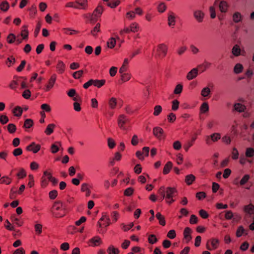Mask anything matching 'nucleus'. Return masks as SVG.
Returning a JSON list of instances; mask_svg holds the SVG:
<instances>
[{
	"label": "nucleus",
	"mask_w": 254,
	"mask_h": 254,
	"mask_svg": "<svg viewBox=\"0 0 254 254\" xmlns=\"http://www.w3.org/2000/svg\"><path fill=\"white\" fill-rule=\"evenodd\" d=\"M128 119L125 115H120L118 118V125L120 128L126 129L125 125L127 123Z\"/></svg>",
	"instance_id": "nucleus-7"
},
{
	"label": "nucleus",
	"mask_w": 254,
	"mask_h": 254,
	"mask_svg": "<svg viewBox=\"0 0 254 254\" xmlns=\"http://www.w3.org/2000/svg\"><path fill=\"white\" fill-rule=\"evenodd\" d=\"M56 79L57 75L55 74H53L51 76L48 82L45 85L44 90L45 91H49L53 88L55 84Z\"/></svg>",
	"instance_id": "nucleus-6"
},
{
	"label": "nucleus",
	"mask_w": 254,
	"mask_h": 254,
	"mask_svg": "<svg viewBox=\"0 0 254 254\" xmlns=\"http://www.w3.org/2000/svg\"><path fill=\"white\" fill-rule=\"evenodd\" d=\"M41 187L43 188H44L47 186L48 185V181L46 179V178L43 175L41 179Z\"/></svg>",
	"instance_id": "nucleus-60"
},
{
	"label": "nucleus",
	"mask_w": 254,
	"mask_h": 254,
	"mask_svg": "<svg viewBox=\"0 0 254 254\" xmlns=\"http://www.w3.org/2000/svg\"><path fill=\"white\" fill-rule=\"evenodd\" d=\"M183 90V85L181 84H178L175 87L174 91L175 94H180Z\"/></svg>",
	"instance_id": "nucleus-48"
},
{
	"label": "nucleus",
	"mask_w": 254,
	"mask_h": 254,
	"mask_svg": "<svg viewBox=\"0 0 254 254\" xmlns=\"http://www.w3.org/2000/svg\"><path fill=\"white\" fill-rule=\"evenodd\" d=\"M11 180L7 177H3L0 179V184L9 185L10 184Z\"/></svg>",
	"instance_id": "nucleus-43"
},
{
	"label": "nucleus",
	"mask_w": 254,
	"mask_h": 254,
	"mask_svg": "<svg viewBox=\"0 0 254 254\" xmlns=\"http://www.w3.org/2000/svg\"><path fill=\"white\" fill-rule=\"evenodd\" d=\"M209 11L210 14V17L212 19L215 18L216 16L215 7L214 6H210L209 8Z\"/></svg>",
	"instance_id": "nucleus-51"
},
{
	"label": "nucleus",
	"mask_w": 254,
	"mask_h": 254,
	"mask_svg": "<svg viewBox=\"0 0 254 254\" xmlns=\"http://www.w3.org/2000/svg\"><path fill=\"white\" fill-rule=\"evenodd\" d=\"M175 15L172 12H170L168 16V24L169 26H174L176 24Z\"/></svg>",
	"instance_id": "nucleus-14"
},
{
	"label": "nucleus",
	"mask_w": 254,
	"mask_h": 254,
	"mask_svg": "<svg viewBox=\"0 0 254 254\" xmlns=\"http://www.w3.org/2000/svg\"><path fill=\"white\" fill-rule=\"evenodd\" d=\"M210 94V89L209 87H206L203 88L201 92V95L203 97L208 98Z\"/></svg>",
	"instance_id": "nucleus-29"
},
{
	"label": "nucleus",
	"mask_w": 254,
	"mask_h": 254,
	"mask_svg": "<svg viewBox=\"0 0 254 254\" xmlns=\"http://www.w3.org/2000/svg\"><path fill=\"white\" fill-rule=\"evenodd\" d=\"M33 121L31 119H26L24 124V127L29 128L33 126Z\"/></svg>",
	"instance_id": "nucleus-55"
},
{
	"label": "nucleus",
	"mask_w": 254,
	"mask_h": 254,
	"mask_svg": "<svg viewBox=\"0 0 254 254\" xmlns=\"http://www.w3.org/2000/svg\"><path fill=\"white\" fill-rule=\"evenodd\" d=\"M221 134L219 133H213L205 137V143L207 145H210L213 142H216L221 138Z\"/></svg>",
	"instance_id": "nucleus-3"
},
{
	"label": "nucleus",
	"mask_w": 254,
	"mask_h": 254,
	"mask_svg": "<svg viewBox=\"0 0 254 254\" xmlns=\"http://www.w3.org/2000/svg\"><path fill=\"white\" fill-rule=\"evenodd\" d=\"M239 157V152L236 148H233L232 151V158L236 160Z\"/></svg>",
	"instance_id": "nucleus-57"
},
{
	"label": "nucleus",
	"mask_w": 254,
	"mask_h": 254,
	"mask_svg": "<svg viewBox=\"0 0 254 254\" xmlns=\"http://www.w3.org/2000/svg\"><path fill=\"white\" fill-rule=\"evenodd\" d=\"M121 74V79L123 82H127L131 78V74L129 73L125 72Z\"/></svg>",
	"instance_id": "nucleus-31"
},
{
	"label": "nucleus",
	"mask_w": 254,
	"mask_h": 254,
	"mask_svg": "<svg viewBox=\"0 0 254 254\" xmlns=\"http://www.w3.org/2000/svg\"><path fill=\"white\" fill-rule=\"evenodd\" d=\"M195 180V177L193 175L190 174L186 176L185 181L188 185H190Z\"/></svg>",
	"instance_id": "nucleus-21"
},
{
	"label": "nucleus",
	"mask_w": 254,
	"mask_h": 254,
	"mask_svg": "<svg viewBox=\"0 0 254 254\" xmlns=\"http://www.w3.org/2000/svg\"><path fill=\"white\" fill-rule=\"evenodd\" d=\"M250 176L249 175H245L240 182L241 186L244 185L250 179Z\"/></svg>",
	"instance_id": "nucleus-59"
},
{
	"label": "nucleus",
	"mask_w": 254,
	"mask_h": 254,
	"mask_svg": "<svg viewBox=\"0 0 254 254\" xmlns=\"http://www.w3.org/2000/svg\"><path fill=\"white\" fill-rule=\"evenodd\" d=\"M193 16L195 19L199 23L203 21L204 17V13L201 10H195L193 11Z\"/></svg>",
	"instance_id": "nucleus-9"
},
{
	"label": "nucleus",
	"mask_w": 254,
	"mask_h": 254,
	"mask_svg": "<svg viewBox=\"0 0 254 254\" xmlns=\"http://www.w3.org/2000/svg\"><path fill=\"white\" fill-rule=\"evenodd\" d=\"M100 24L99 23H97L95 27L94 28V29L91 31L92 34L94 36L96 35L97 33L100 31Z\"/></svg>",
	"instance_id": "nucleus-63"
},
{
	"label": "nucleus",
	"mask_w": 254,
	"mask_h": 254,
	"mask_svg": "<svg viewBox=\"0 0 254 254\" xmlns=\"http://www.w3.org/2000/svg\"><path fill=\"white\" fill-rule=\"evenodd\" d=\"M172 167V163L171 162H168L163 168V173L165 175L168 174Z\"/></svg>",
	"instance_id": "nucleus-28"
},
{
	"label": "nucleus",
	"mask_w": 254,
	"mask_h": 254,
	"mask_svg": "<svg viewBox=\"0 0 254 254\" xmlns=\"http://www.w3.org/2000/svg\"><path fill=\"white\" fill-rule=\"evenodd\" d=\"M13 113L14 116L19 117L22 114V110L21 107L17 106L13 109Z\"/></svg>",
	"instance_id": "nucleus-46"
},
{
	"label": "nucleus",
	"mask_w": 254,
	"mask_h": 254,
	"mask_svg": "<svg viewBox=\"0 0 254 254\" xmlns=\"http://www.w3.org/2000/svg\"><path fill=\"white\" fill-rule=\"evenodd\" d=\"M254 155V149L253 148H248L246 151V156L248 157H252Z\"/></svg>",
	"instance_id": "nucleus-53"
},
{
	"label": "nucleus",
	"mask_w": 254,
	"mask_h": 254,
	"mask_svg": "<svg viewBox=\"0 0 254 254\" xmlns=\"http://www.w3.org/2000/svg\"><path fill=\"white\" fill-rule=\"evenodd\" d=\"M198 69L194 68L189 71L187 75V79L188 80H190L195 78L198 75Z\"/></svg>",
	"instance_id": "nucleus-11"
},
{
	"label": "nucleus",
	"mask_w": 254,
	"mask_h": 254,
	"mask_svg": "<svg viewBox=\"0 0 254 254\" xmlns=\"http://www.w3.org/2000/svg\"><path fill=\"white\" fill-rule=\"evenodd\" d=\"M40 148L41 146L39 144H35L34 142H33L28 145L26 149L28 151H31L34 153H36L40 149Z\"/></svg>",
	"instance_id": "nucleus-13"
},
{
	"label": "nucleus",
	"mask_w": 254,
	"mask_h": 254,
	"mask_svg": "<svg viewBox=\"0 0 254 254\" xmlns=\"http://www.w3.org/2000/svg\"><path fill=\"white\" fill-rule=\"evenodd\" d=\"M218 2H219L218 4L219 10L222 13L227 12L230 7L228 2L224 0H215L214 4L216 5Z\"/></svg>",
	"instance_id": "nucleus-4"
},
{
	"label": "nucleus",
	"mask_w": 254,
	"mask_h": 254,
	"mask_svg": "<svg viewBox=\"0 0 254 254\" xmlns=\"http://www.w3.org/2000/svg\"><path fill=\"white\" fill-rule=\"evenodd\" d=\"M148 241L150 244H153L157 242V239L154 235H150Z\"/></svg>",
	"instance_id": "nucleus-62"
},
{
	"label": "nucleus",
	"mask_w": 254,
	"mask_h": 254,
	"mask_svg": "<svg viewBox=\"0 0 254 254\" xmlns=\"http://www.w3.org/2000/svg\"><path fill=\"white\" fill-rule=\"evenodd\" d=\"M52 211L56 217L61 218L66 215L67 209L66 206L62 202L58 201L54 203Z\"/></svg>",
	"instance_id": "nucleus-1"
},
{
	"label": "nucleus",
	"mask_w": 254,
	"mask_h": 254,
	"mask_svg": "<svg viewBox=\"0 0 254 254\" xmlns=\"http://www.w3.org/2000/svg\"><path fill=\"white\" fill-rule=\"evenodd\" d=\"M128 27L130 32L133 33L137 32L139 29L138 24L136 22L131 23Z\"/></svg>",
	"instance_id": "nucleus-27"
},
{
	"label": "nucleus",
	"mask_w": 254,
	"mask_h": 254,
	"mask_svg": "<svg viewBox=\"0 0 254 254\" xmlns=\"http://www.w3.org/2000/svg\"><path fill=\"white\" fill-rule=\"evenodd\" d=\"M162 108L160 105H156L153 108V115L154 116H158L162 112Z\"/></svg>",
	"instance_id": "nucleus-30"
},
{
	"label": "nucleus",
	"mask_w": 254,
	"mask_h": 254,
	"mask_svg": "<svg viewBox=\"0 0 254 254\" xmlns=\"http://www.w3.org/2000/svg\"><path fill=\"white\" fill-rule=\"evenodd\" d=\"M177 192V190L175 188L168 187L166 190V195L165 196L166 199H170L173 197L174 194Z\"/></svg>",
	"instance_id": "nucleus-12"
},
{
	"label": "nucleus",
	"mask_w": 254,
	"mask_h": 254,
	"mask_svg": "<svg viewBox=\"0 0 254 254\" xmlns=\"http://www.w3.org/2000/svg\"><path fill=\"white\" fill-rule=\"evenodd\" d=\"M55 127V125L53 124H51L48 125L45 131V133L47 135H50L53 132L54 128Z\"/></svg>",
	"instance_id": "nucleus-34"
},
{
	"label": "nucleus",
	"mask_w": 254,
	"mask_h": 254,
	"mask_svg": "<svg viewBox=\"0 0 254 254\" xmlns=\"http://www.w3.org/2000/svg\"><path fill=\"white\" fill-rule=\"evenodd\" d=\"M200 113H205L209 110V106L207 103L204 102L203 103L201 107H200Z\"/></svg>",
	"instance_id": "nucleus-39"
},
{
	"label": "nucleus",
	"mask_w": 254,
	"mask_h": 254,
	"mask_svg": "<svg viewBox=\"0 0 254 254\" xmlns=\"http://www.w3.org/2000/svg\"><path fill=\"white\" fill-rule=\"evenodd\" d=\"M166 9V5L164 2H161L157 6V10L159 12L162 13Z\"/></svg>",
	"instance_id": "nucleus-47"
},
{
	"label": "nucleus",
	"mask_w": 254,
	"mask_h": 254,
	"mask_svg": "<svg viewBox=\"0 0 254 254\" xmlns=\"http://www.w3.org/2000/svg\"><path fill=\"white\" fill-rule=\"evenodd\" d=\"M156 217L159 220V224L162 226L165 225V220L164 217L159 212H158L156 214Z\"/></svg>",
	"instance_id": "nucleus-33"
},
{
	"label": "nucleus",
	"mask_w": 254,
	"mask_h": 254,
	"mask_svg": "<svg viewBox=\"0 0 254 254\" xmlns=\"http://www.w3.org/2000/svg\"><path fill=\"white\" fill-rule=\"evenodd\" d=\"M28 186L30 188H31L34 186V177L32 175H28Z\"/></svg>",
	"instance_id": "nucleus-52"
},
{
	"label": "nucleus",
	"mask_w": 254,
	"mask_h": 254,
	"mask_svg": "<svg viewBox=\"0 0 254 254\" xmlns=\"http://www.w3.org/2000/svg\"><path fill=\"white\" fill-rule=\"evenodd\" d=\"M107 251L109 254H118L119 253V250L113 246L109 247Z\"/></svg>",
	"instance_id": "nucleus-49"
},
{
	"label": "nucleus",
	"mask_w": 254,
	"mask_h": 254,
	"mask_svg": "<svg viewBox=\"0 0 254 254\" xmlns=\"http://www.w3.org/2000/svg\"><path fill=\"white\" fill-rule=\"evenodd\" d=\"M129 64V60L128 59H125L124 61L122 66L119 69V72L120 73H123L127 71L128 68V64Z\"/></svg>",
	"instance_id": "nucleus-16"
},
{
	"label": "nucleus",
	"mask_w": 254,
	"mask_h": 254,
	"mask_svg": "<svg viewBox=\"0 0 254 254\" xmlns=\"http://www.w3.org/2000/svg\"><path fill=\"white\" fill-rule=\"evenodd\" d=\"M246 107L244 105H243L241 103H236L234 105V110L238 112H244L246 110Z\"/></svg>",
	"instance_id": "nucleus-19"
},
{
	"label": "nucleus",
	"mask_w": 254,
	"mask_h": 254,
	"mask_svg": "<svg viewBox=\"0 0 254 254\" xmlns=\"http://www.w3.org/2000/svg\"><path fill=\"white\" fill-rule=\"evenodd\" d=\"M34 230L37 235H40L42 232V225L40 224H36L34 225Z\"/></svg>",
	"instance_id": "nucleus-41"
},
{
	"label": "nucleus",
	"mask_w": 254,
	"mask_h": 254,
	"mask_svg": "<svg viewBox=\"0 0 254 254\" xmlns=\"http://www.w3.org/2000/svg\"><path fill=\"white\" fill-rule=\"evenodd\" d=\"M81 190L82 192H85V195L88 196L90 195L91 191L88 184L84 183L82 185Z\"/></svg>",
	"instance_id": "nucleus-23"
},
{
	"label": "nucleus",
	"mask_w": 254,
	"mask_h": 254,
	"mask_svg": "<svg viewBox=\"0 0 254 254\" xmlns=\"http://www.w3.org/2000/svg\"><path fill=\"white\" fill-rule=\"evenodd\" d=\"M103 10V7L101 5H99L94 11V14L96 16H100L102 13Z\"/></svg>",
	"instance_id": "nucleus-45"
},
{
	"label": "nucleus",
	"mask_w": 254,
	"mask_h": 254,
	"mask_svg": "<svg viewBox=\"0 0 254 254\" xmlns=\"http://www.w3.org/2000/svg\"><path fill=\"white\" fill-rule=\"evenodd\" d=\"M120 3V1L119 0H112L108 2L107 5L111 8H115L119 5Z\"/></svg>",
	"instance_id": "nucleus-40"
},
{
	"label": "nucleus",
	"mask_w": 254,
	"mask_h": 254,
	"mask_svg": "<svg viewBox=\"0 0 254 254\" xmlns=\"http://www.w3.org/2000/svg\"><path fill=\"white\" fill-rule=\"evenodd\" d=\"M168 46L164 43L159 44L156 47L155 52L158 57H165L168 52Z\"/></svg>",
	"instance_id": "nucleus-2"
},
{
	"label": "nucleus",
	"mask_w": 254,
	"mask_h": 254,
	"mask_svg": "<svg viewBox=\"0 0 254 254\" xmlns=\"http://www.w3.org/2000/svg\"><path fill=\"white\" fill-rule=\"evenodd\" d=\"M60 73H62L64 71L65 64L62 61H59L56 66Z\"/></svg>",
	"instance_id": "nucleus-32"
},
{
	"label": "nucleus",
	"mask_w": 254,
	"mask_h": 254,
	"mask_svg": "<svg viewBox=\"0 0 254 254\" xmlns=\"http://www.w3.org/2000/svg\"><path fill=\"white\" fill-rule=\"evenodd\" d=\"M89 242L92 244V246H97L102 243V240L100 237L96 236L91 239Z\"/></svg>",
	"instance_id": "nucleus-20"
},
{
	"label": "nucleus",
	"mask_w": 254,
	"mask_h": 254,
	"mask_svg": "<svg viewBox=\"0 0 254 254\" xmlns=\"http://www.w3.org/2000/svg\"><path fill=\"white\" fill-rule=\"evenodd\" d=\"M9 7L8 3L6 1H2L0 4V9L3 11H7Z\"/></svg>",
	"instance_id": "nucleus-44"
},
{
	"label": "nucleus",
	"mask_w": 254,
	"mask_h": 254,
	"mask_svg": "<svg viewBox=\"0 0 254 254\" xmlns=\"http://www.w3.org/2000/svg\"><path fill=\"white\" fill-rule=\"evenodd\" d=\"M108 104L111 109H115L117 105V99L115 97H112L109 99Z\"/></svg>",
	"instance_id": "nucleus-24"
},
{
	"label": "nucleus",
	"mask_w": 254,
	"mask_h": 254,
	"mask_svg": "<svg viewBox=\"0 0 254 254\" xmlns=\"http://www.w3.org/2000/svg\"><path fill=\"white\" fill-rule=\"evenodd\" d=\"M220 241L217 238H211L206 243V249L209 251L216 250L219 246Z\"/></svg>",
	"instance_id": "nucleus-5"
},
{
	"label": "nucleus",
	"mask_w": 254,
	"mask_h": 254,
	"mask_svg": "<svg viewBox=\"0 0 254 254\" xmlns=\"http://www.w3.org/2000/svg\"><path fill=\"white\" fill-rule=\"evenodd\" d=\"M222 141L226 145H229L231 143L232 138L229 135L226 134L222 137Z\"/></svg>",
	"instance_id": "nucleus-35"
},
{
	"label": "nucleus",
	"mask_w": 254,
	"mask_h": 254,
	"mask_svg": "<svg viewBox=\"0 0 254 254\" xmlns=\"http://www.w3.org/2000/svg\"><path fill=\"white\" fill-rule=\"evenodd\" d=\"M245 230L244 229V228L242 226H240L237 231L236 232V236L238 237H241L243 234H245Z\"/></svg>",
	"instance_id": "nucleus-56"
},
{
	"label": "nucleus",
	"mask_w": 254,
	"mask_h": 254,
	"mask_svg": "<svg viewBox=\"0 0 254 254\" xmlns=\"http://www.w3.org/2000/svg\"><path fill=\"white\" fill-rule=\"evenodd\" d=\"M241 50L240 46L237 44L234 45L232 49V53L233 55L235 57H238L241 54Z\"/></svg>",
	"instance_id": "nucleus-18"
},
{
	"label": "nucleus",
	"mask_w": 254,
	"mask_h": 254,
	"mask_svg": "<svg viewBox=\"0 0 254 254\" xmlns=\"http://www.w3.org/2000/svg\"><path fill=\"white\" fill-rule=\"evenodd\" d=\"M107 44L108 48L113 49L116 44V40L114 38H111L108 41Z\"/></svg>",
	"instance_id": "nucleus-37"
},
{
	"label": "nucleus",
	"mask_w": 254,
	"mask_h": 254,
	"mask_svg": "<svg viewBox=\"0 0 254 254\" xmlns=\"http://www.w3.org/2000/svg\"><path fill=\"white\" fill-rule=\"evenodd\" d=\"M197 137V134L195 133L192 136L191 140L188 141V142L184 145V148L186 151H188L190 148L193 145L194 142L196 140Z\"/></svg>",
	"instance_id": "nucleus-10"
},
{
	"label": "nucleus",
	"mask_w": 254,
	"mask_h": 254,
	"mask_svg": "<svg viewBox=\"0 0 254 254\" xmlns=\"http://www.w3.org/2000/svg\"><path fill=\"white\" fill-rule=\"evenodd\" d=\"M76 2L81 6L82 8H85L87 5V0H76Z\"/></svg>",
	"instance_id": "nucleus-58"
},
{
	"label": "nucleus",
	"mask_w": 254,
	"mask_h": 254,
	"mask_svg": "<svg viewBox=\"0 0 254 254\" xmlns=\"http://www.w3.org/2000/svg\"><path fill=\"white\" fill-rule=\"evenodd\" d=\"M244 210L246 213L250 215L253 214L254 213V206L252 204L246 205L244 208Z\"/></svg>",
	"instance_id": "nucleus-22"
},
{
	"label": "nucleus",
	"mask_w": 254,
	"mask_h": 254,
	"mask_svg": "<svg viewBox=\"0 0 254 254\" xmlns=\"http://www.w3.org/2000/svg\"><path fill=\"white\" fill-rule=\"evenodd\" d=\"M100 221H105V223L103 224H102L100 222H99L98 224L100 227H101L102 226L107 227L110 225V220L108 218L106 217V216H103L100 219Z\"/></svg>",
	"instance_id": "nucleus-26"
},
{
	"label": "nucleus",
	"mask_w": 254,
	"mask_h": 254,
	"mask_svg": "<svg viewBox=\"0 0 254 254\" xmlns=\"http://www.w3.org/2000/svg\"><path fill=\"white\" fill-rule=\"evenodd\" d=\"M15 62V58L13 56L8 58L5 62V64L8 67H10Z\"/></svg>",
	"instance_id": "nucleus-42"
},
{
	"label": "nucleus",
	"mask_w": 254,
	"mask_h": 254,
	"mask_svg": "<svg viewBox=\"0 0 254 254\" xmlns=\"http://www.w3.org/2000/svg\"><path fill=\"white\" fill-rule=\"evenodd\" d=\"M108 147L110 149L114 148L116 146V142L114 139L112 138H108L107 140Z\"/></svg>",
	"instance_id": "nucleus-50"
},
{
	"label": "nucleus",
	"mask_w": 254,
	"mask_h": 254,
	"mask_svg": "<svg viewBox=\"0 0 254 254\" xmlns=\"http://www.w3.org/2000/svg\"><path fill=\"white\" fill-rule=\"evenodd\" d=\"M191 232V229L189 227H186L185 229L184 232V238L185 239L187 242H189L191 239L190 236Z\"/></svg>",
	"instance_id": "nucleus-17"
},
{
	"label": "nucleus",
	"mask_w": 254,
	"mask_h": 254,
	"mask_svg": "<svg viewBox=\"0 0 254 254\" xmlns=\"http://www.w3.org/2000/svg\"><path fill=\"white\" fill-rule=\"evenodd\" d=\"M176 116L173 113H170L167 117L168 121L170 123H173L176 120Z\"/></svg>",
	"instance_id": "nucleus-61"
},
{
	"label": "nucleus",
	"mask_w": 254,
	"mask_h": 254,
	"mask_svg": "<svg viewBox=\"0 0 254 254\" xmlns=\"http://www.w3.org/2000/svg\"><path fill=\"white\" fill-rule=\"evenodd\" d=\"M233 21L236 23H239L242 22L243 20V15L238 11H236L234 13L232 16Z\"/></svg>",
	"instance_id": "nucleus-15"
},
{
	"label": "nucleus",
	"mask_w": 254,
	"mask_h": 254,
	"mask_svg": "<svg viewBox=\"0 0 254 254\" xmlns=\"http://www.w3.org/2000/svg\"><path fill=\"white\" fill-rule=\"evenodd\" d=\"M7 41L9 44H12L14 43L15 40V36L13 34H9L6 38Z\"/></svg>",
	"instance_id": "nucleus-54"
},
{
	"label": "nucleus",
	"mask_w": 254,
	"mask_h": 254,
	"mask_svg": "<svg viewBox=\"0 0 254 254\" xmlns=\"http://www.w3.org/2000/svg\"><path fill=\"white\" fill-rule=\"evenodd\" d=\"M91 82L92 83V85L95 86L97 87L98 88H100L102 86H103L105 83V80H93L91 79Z\"/></svg>",
	"instance_id": "nucleus-25"
},
{
	"label": "nucleus",
	"mask_w": 254,
	"mask_h": 254,
	"mask_svg": "<svg viewBox=\"0 0 254 254\" xmlns=\"http://www.w3.org/2000/svg\"><path fill=\"white\" fill-rule=\"evenodd\" d=\"M22 30L21 31L20 35L22 37L23 39H26L28 35V31L27 29L26 26H23Z\"/></svg>",
	"instance_id": "nucleus-36"
},
{
	"label": "nucleus",
	"mask_w": 254,
	"mask_h": 254,
	"mask_svg": "<svg viewBox=\"0 0 254 254\" xmlns=\"http://www.w3.org/2000/svg\"><path fill=\"white\" fill-rule=\"evenodd\" d=\"M243 66L241 64H237L234 68V71L236 74H239L242 72Z\"/></svg>",
	"instance_id": "nucleus-38"
},
{
	"label": "nucleus",
	"mask_w": 254,
	"mask_h": 254,
	"mask_svg": "<svg viewBox=\"0 0 254 254\" xmlns=\"http://www.w3.org/2000/svg\"><path fill=\"white\" fill-rule=\"evenodd\" d=\"M164 131L163 129L159 127H155L153 128V135L159 140L164 138L163 136Z\"/></svg>",
	"instance_id": "nucleus-8"
},
{
	"label": "nucleus",
	"mask_w": 254,
	"mask_h": 254,
	"mask_svg": "<svg viewBox=\"0 0 254 254\" xmlns=\"http://www.w3.org/2000/svg\"><path fill=\"white\" fill-rule=\"evenodd\" d=\"M7 129L10 133H14L16 130V127L14 124H9L7 126Z\"/></svg>",
	"instance_id": "nucleus-64"
}]
</instances>
